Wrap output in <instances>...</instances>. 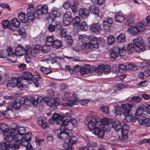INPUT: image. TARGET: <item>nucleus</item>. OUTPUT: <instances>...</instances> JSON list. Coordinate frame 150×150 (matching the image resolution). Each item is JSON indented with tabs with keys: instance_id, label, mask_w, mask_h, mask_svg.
<instances>
[{
	"instance_id": "nucleus-1",
	"label": "nucleus",
	"mask_w": 150,
	"mask_h": 150,
	"mask_svg": "<svg viewBox=\"0 0 150 150\" xmlns=\"http://www.w3.org/2000/svg\"><path fill=\"white\" fill-rule=\"evenodd\" d=\"M88 128L91 130H93L95 134L98 135L100 139L103 138V119L97 120L93 117L88 120Z\"/></svg>"
},
{
	"instance_id": "nucleus-2",
	"label": "nucleus",
	"mask_w": 150,
	"mask_h": 150,
	"mask_svg": "<svg viewBox=\"0 0 150 150\" xmlns=\"http://www.w3.org/2000/svg\"><path fill=\"white\" fill-rule=\"evenodd\" d=\"M135 106L134 103H127L122 104V108L123 110V114L125 116V119L127 122H130L131 120V117L130 115V113L132 109Z\"/></svg>"
},
{
	"instance_id": "nucleus-3",
	"label": "nucleus",
	"mask_w": 150,
	"mask_h": 150,
	"mask_svg": "<svg viewBox=\"0 0 150 150\" xmlns=\"http://www.w3.org/2000/svg\"><path fill=\"white\" fill-rule=\"evenodd\" d=\"M65 117L64 114L63 113L60 114L56 113H54L52 116V118L53 120L56 121V123L59 125L62 124L67 126L69 123V120L68 119H66L63 120Z\"/></svg>"
},
{
	"instance_id": "nucleus-4",
	"label": "nucleus",
	"mask_w": 150,
	"mask_h": 150,
	"mask_svg": "<svg viewBox=\"0 0 150 150\" xmlns=\"http://www.w3.org/2000/svg\"><path fill=\"white\" fill-rule=\"evenodd\" d=\"M133 45L135 47V50L138 52L143 51L145 50L144 46L143 45L142 38L139 37L133 40Z\"/></svg>"
},
{
	"instance_id": "nucleus-5",
	"label": "nucleus",
	"mask_w": 150,
	"mask_h": 150,
	"mask_svg": "<svg viewBox=\"0 0 150 150\" xmlns=\"http://www.w3.org/2000/svg\"><path fill=\"white\" fill-rule=\"evenodd\" d=\"M30 51V48L29 46L24 47L20 44H18L15 49L16 54L19 56H21L25 54H28Z\"/></svg>"
},
{
	"instance_id": "nucleus-6",
	"label": "nucleus",
	"mask_w": 150,
	"mask_h": 150,
	"mask_svg": "<svg viewBox=\"0 0 150 150\" xmlns=\"http://www.w3.org/2000/svg\"><path fill=\"white\" fill-rule=\"evenodd\" d=\"M29 102L28 98L22 97L20 99H17L12 104V106L15 110H18L20 109L21 105H28L27 102Z\"/></svg>"
},
{
	"instance_id": "nucleus-7",
	"label": "nucleus",
	"mask_w": 150,
	"mask_h": 150,
	"mask_svg": "<svg viewBox=\"0 0 150 150\" xmlns=\"http://www.w3.org/2000/svg\"><path fill=\"white\" fill-rule=\"evenodd\" d=\"M27 14L29 20L32 21L36 18L37 10L36 9L33 5L28 6V7L27 9Z\"/></svg>"
},
{
	"instance_id": "nucleus-8",
	"label": "nucleus",
	"mask_w": 150,
	"mask_h": 150,
	"mask_svg": "<svg viewBox=\"0 0 150 150\" xmlns=\"http://www.w3.org/2000/svg\"><path fill=\"white\" fill-rule=\"evenodd\" d=\"M45 103L47 106L55 108L56 107L59 105V103L57 101V98H52L50 97H47L44 100Z\"/></svg>"
},
{
	"instance_id": "nucleus-9",
	"label": "nucleus",
	"mask_w": 150,
	"mask_h": 150,
	"mask_svg": "<svg viewBox=\"0 0 150 150\" xmlns=\"http://www.w3.org/2000/svg\"><path fill=\"white\" fill-rule=\"evenodd\" d=\"M6 53L8 60L13 63L15 62L17 60V56L15 52H12V48L9 47L6 49Z\"/></svg>"
},
{
	"instance_id": "nucleus-10",
	"label": "nucleus",
	"mask_w": 150,
	"mask_h": 150,
	"mask_svg": "<svg viewBox=\"0 0 150 150\" xmlns=\"http://www.w3.org/2000/svg\"><path fill=\"white\" fill-rule=\"evenodd\" d=\"M37 13L36 18H40V16L42 15L45 14L48 12V8L46 5H40L37 7Z\"/></svg>"
},
{
	"instance_id": "nucleus-11",
	"label": "nucleus",
	"mask_w": 150,
	"mask_h": 150,
	"mask_svg": "<svg viewBox=\"0 0 150 150\" xmlns=\"http://www.w3.org/2000/svg\"><path fill=\"white\" fill-rule=\"evenodd\" d=\"M78 14L82 19H87L90 15L89 9L86 8H80L78 11Z\"/></svg>"
},
{
	"instance_id": "nucleus-12",
	"label": "nucleus",
	"mask_w": 150,
	"mask_h": 150,
	"mask_svg": "<svg viewBox=\"0 0 150 150\" xmlns=\"http://www.w3.org/2000/svg\"><path fill=\"white\" fill-rule=\"evenodd\" d=\"M101 28V25L99 23H94L90 26L91 31L97 34H99L100 31L102 30Z\"/></svg>"
},
{
	"instance_id": "nucleus-13",
	"label": "nucleus",
	"mask_w": 150,
	"mask_h": 150,
	"mask_svg": "<svg viewBox=\"0 0 150 150\" xmlns=\"http://www.w3.org/2000/svg\"><path fill=\"white\" fill-rule=\"evenodd\" d=\"M139 120H138L140 124L144 127H149L150 125V119L146 118L145 117H138Z\"/></svg>"
},
{
	"instance_id": "nucleus-14",
	"label": "nucleus",
	"mask_w": 150,
	"mask_h": 150,
	"mask_svg": "<svg viewBox=\"0 0 150 150\" xmlns=\"http://www.w3.org/2000/svg\"><path fill=\"white\" fill-rule=\"evenodd\" d=\"M14 132H11V129L10 130V132H8L4 134V139L7 142H10L14 139Z\"/></svg>"
},
{
	"instance_id": "nucleus-15",
	"label": "nucleus",
	"mask_w": 150,
	"mask_h": 150,
	"mask_svg": "<svg viewBox=\"0 0 150 150\" xmlns=\"http://www.w3.org/2000/svg\"><path fill=\"white\" fill-rule=\"evenodd\" d=\"M43 99V97L42 96H39L37 98V100L34 97H30L29 102L32 103L34 107H37L38 104L41 103Z\"/></svg>"
},
{
	"instance_id": "nucleus-16",
	"label": "nucleus",
	"mask_w": 150,
	"mask_h": 150,
	"mask_svg": "<svg viewBox=\"0 0 150 150\" xmlns=\"http://www.w3.org/2000/svg\"><path fill=\"white\" fill-rule=\"evenodd\" d=\"M146 106L144 105L140 106L136 111L135 117L136 118L137 120H139V119L138 118L139 117H144V114H143L144 110L145 109Z\"/></svg>"
},
{
	"instance_id": "nucleus-17",
	"label": "nucleus",
	"mask_w": 150,
	"mask_h": 150,
	"mask_svg": "<svg viewBox=\"0 0 150 150\" xmlns=\"http://www.w3.org/2000/svg\"><path fill=\"white\" fill-rule=\"evenodd\" d=\"M113 20L112 18L108 17L104 20V29L107 30L109 29L112 23Z\"/></svg>"
},
{
	"instance_id": "nucleus-18",
	"label": "nucleus",
	"mask_w": 150,
	"mask_h": 150,
	"mask_svg": "<svg viewBox=\"0 0 150 150\" xmlns=\"http://www.w3.org/2000/svg\"><path fill=\"white\" fill-rule=\"evenodd\" d=\"M125 17L122 12H117L115 16V21L118 22L122 23L125 19Z\"/></svg>"
},
{
	"instance_id": "nucleus-19",
	"label": "nucleus",
	"mask_w": 150,
	"mask_h": 150,
	"mask_svg": "<svg viewBox=\"0 0 150 150\" xmlns=\"http://www.w3.org/2000/svg\"><path fill=\"white\" fill-rule=\"evenodd\" d=\"M89 11L95 14V17L98 16L99 10L98 7L95 4L91 5L89 8Z\"/></svg>"
},
{
	"instance_id": "nucleus-20",
	"label": "nucleus",
	"mask_w": 150,
	"mask_h": 150,
	"mask_svg": "<svg viewBox=\"0 0 150 150\" xmlns=\"http://www.w3.org/2000/svg\"><path fill=\"white\" fill-rule=\"evenodd\" d=\"M73 24L74 28L78 29L80 26L81 23L80 18L79 16H75L73 18Z\"/></svg>"
},
{
	"instance_id": "nucleus-21",
	"label": "nucleus",
	"mask_w": 150,
	"mask_h": 150,
	"mask_svg": "<svg viewBox=\"0 0 150 150\" xmlns=\"http://www.w3.org/2000/svg\"><path fill=\"white\" fill-rule=\"evenodd\" d=\"M97 38L96 37H91L88 44L93 49L97 48L98 46L97 41Z\"/></svg>"
},
{
	"instance_id": "nucleus-22",
	"label": "nucleus",
	"mask_w": 150,
	"mask_h": 150,
	"mask_svg": "<svg viewBox=\"0 0 150 150\" xmlns=\"http://www.w3.org/2000/svg\"><path fill=\"white\" fill-rule=\"evenodd\" d=\"M72 98H74V100H69L67 103L64 104L63 106H67L71 107L74 105H76L77 103V101L78 100V98L76 96L74 97V96H72Z\"/></svg>"
},
{
	"instance_id": "nucleus-23",
	"label": "nucleus",
	"mask_w": 150,
	"mask_h": 150,
	"mask_svg": "<svg viewBox=\"0 0 150 150\" xmlns=\"http://www.w3.org/2000/svg\"><path fill=\"white\" fill-rule=\"evenodd\" d=\"M55 38L54 35L48 36L45 39L46 45H47L52 46Z\"/></svg>"
},
{
	"instance_id": "nucleus-24",
	"label": "nucleus",
	"mask_w": 150,
	"mask_h": 150,
	"mask_svg": "<svg viewBox=\"0 0 150 150\" xmlns=\"http://www.w3.org/2000/svg\"><path fill=\"white\" fill-rule=\"evenodd\" d=\"M18 18L22 22L25 23H27L29 20L27 14L23 12L18 14Z\"/></svg>"
},
{
	"instance_id": "nucleus-25",
	"label": "nucleus",
	"mask_w": 150,
	"mask_h": 150,
	"mask_svg": "<svg viewBox=\"0 0 150 150\" xmlns=\"http://www.w3.org/2000/svg\"><path fill=\"white\" fill-rule=\"evenodd\" d=\"M69 133L68 132H60L58 134L57 137L63 140H65L69 137Z\"/></svg>"
},
{
	"instance_id": "nucleus-26",
	"label": "nucleus",
	"mask_w": 150,
	"mask_h": 150,
	"mask_svg": "<svg viewBox=\"0 0 150 150\" xmlns=\"http://www.w3.org/2000/svg\"><path fill=\"white\" fill-rule=\"evenodd\" d=\"M112 128L116 132H119L121 128V122L120 121H115L112 125Z\"/></svg>"
},
{
	"instance_id": "nucleus-27",
	"label": "nucleus",
	"mask_w": 150,
	"mask_h": 150,
	"mask_svg": "<svg viewBox=\"0 0 150 150\" xmlns=\"http://www.w3.org/2000/svg\"><path fill=\"white\" fill-rule=\"evenodd\" d=\"M50 16L53 18H57L61 16V13L58 9L52 8L50 13H49Z\"/></svg>"
},
{
	"instance_id": "nucleus-28",
	"label": "nucleus",
	"mask_w": 150,
	"mask_h": 150,
	"mask_svg": "<svg viewBox=\"0 0 150 150\" xmlns=\"http://www.w3.org/2000/svg\"><path fill=\"white\" fill-rule=\"evenodd\" d=\"M115 47L119 57L123 56L125 55L126 52V48L125 47H120L118 46Z\"/></svg>"
},
{
	"instance_id": "nucleus-29",
	"label": "nucleus",
	"mask_w": 150,
	"mask_h": 150,
	"mask_svg": "<svg viewBox=\"0 0 150 150\" xmlns=\"http://www.w3.org/2000/svg\"><path fill=\"white\" fill-rule=\"evenodd\" d=\"M69 141L67 143H65L64 144V146L66 145H69L71 146L74 144H75L77 140V138L75 136L72 135H69Z\"/></svg>"
},
{
	"instance_id": "nucleus-30",
	"label": "nucleus",
	"mask_w": 150,
	"mask_h": 150,
	"mask_svg": "<svg viewBox=\"0 0 150 150\" xmlns=\"http://www.w3.org/2000/svg\"><path fill=\"white\" fill-rule=\"evenodd\" d=\"M147 22L145 21L144 23H139L136 25V27L139 32L143 31L146 28V26H148Z\"/></svg>"
},
{
	"instance_id": "nucleus-31",
	"label": "nucleus",
	"mask_w": 150,
	"mask_h": 150,
	"mask_svg": "<svg viewBox=\"0 0 150 150\" xmlns=\"http://www.w3.org/2000/svg\"><path fill=\"white\" fill-rule=\"evenodd\" d=\"M41 48V46L39 45H35L34 47L32 50L30 51L29 52L33 56H35V54L37 53L39 50Z\"/></svg>"
},
{
	"instance_id": "nucleus-32",
	"label": "nucleus",
	"mask_w": 150,
	"mask_h": 150,
	"mask_svg": "<svg viewBox=\"0 0 150 150\" xmlns=\"http://www.w3.org/2000/svg\"><path fill=\"white\" fill-rule=\"evenodd\" d=\"M25 128L22 127H18L14 129H11V132H17L18 134H20L23 135L25 132Z\"/></svg>"
},
{
	"instance_id": "nucleus-33",
	"label": "nucleus",
	"mask_w": 150,
	"mask_h": 150,
	"mask_svg": "<svg viewBox=\"0 0 150 150\" xmlns=\"http://www.w3.org/2000/svg\"><path fill=\"white\" fill-rule=\"evenodd\" d=\"M115 68L117 69L115 71L116 72H120L122 73L127 70V66L122 64H120L118 66H115Z\"/></svg>"
},
{
	"instance_id": "nucleus-34",
	"label": "nucleus",
	"mask_w": 150,
	"mask_h": 150,
	"mask_svg": "<svg viewBox=\"0 0 150 150\" xmlns=\"http://www.w3.org/2000/svg\"><path fill=\"white\" fill-rule=\"evenodd\" d=\"M127 31L128 32H129L131 34L137 35L139 32L137 27L133 26H130L128 29Z\"/></svg>"
},
{
	"instance_id": "nucleus-35",
	"label": "nucleus",
	"mask_w": 150,
	"mask_h": 150,
	"mask_svg": "<svg viewBox=\"0 0 150 150\" xmlns=\"http://www.w3.org/2000/svg\"><path fill=\"white\" fill-rule=\"evenodd\" d=\"M82 51L84 53H87L88 52L91 50H93L90 45H89L88 43L85 44H83L82 46Z\"/></svg>"
},
{
	"instance_id": "nucleus-36",
	"label": "nucleus",
	"mask_w": 150,
	"mask_h": 150,
	"mask_svg": "<svg viewBox=\"0 0 150 150\" xmlns=\"http://www.w3.org/2000/svg\"><path fill=\"white\" fill-rule=\"evenodd\" d=\"M13 134L14 139L16 141L23 142V135L18 134L17 132H14Z\"/></svg>"
},
{
	"instance_id": "nucleus-37",
	"label": "nucleus",
	"mask_w": 150,
	"mask_h": 150,
	"mask_svg": "<svg viewBox=\"0 0 150 150\" xmlns=\"http://www.w3.org/2000/svg\"><path fill=\"white\" fill-rule=\"evenodd\" d=\"M91 70V68L89 65H84L81 71V74H84L88 73V72L90 73V70Z\"/></svg>"
},
{
	"instance_id": "nucleus-38",
	"label": "nucleus",
	"mask_w": 150,
	"mask_h": 150,
	"mask_svg": "<svg viewBox=\"0 0 150 150\" xmlns=\"http://www.w3.org/2000/svg\"><path fill=\"white\" fill-rule=\"evenodd\" d=\"M0 130L3 133L8 132L9 129L8 126L5 123H3L0 124Z\"/></svg>"
},
{
	"instance_id": "nucleus-39",
	"label": "nucleus",
	"mask_w": 150,
	"mask_h": 150,
	"mask_svg": "<svg viewBox=\"0 0 150 150\" xmlns=\"http://www.w3.org/2000/svg\"><path fill=\"white\" fill-rule=\"evenodd\" d=\"M111 57L113 59H115L117 57H119L116 50V47L112 49L110 52Z\"/></svg>"
},
{
	"instance_id": "nucleus-40",
	"label": "nucleus",
	"mask_w": 150,
	"mask_h": 150,
	"mask_svg": "<svg viewBox=\"0 0 150 150\" xmlns=\"http://www.w3.org/2000/svg\"><path fill=\"white\" fill-rule=\"evenodd\" d=\"M53 43V45L52 46L57 49L61 47L63 44V42L62 41L58 40L56 38H55Z\"/></svg>"
},
{
	"instance_id": "nucleus-41",
	"label": "nucleus",
	"mask_w": 150,
	"mask_h": 150,
	"mask_svg": "<svg viewBox=\"0 0 150 150\" xmlns=\"http://www.w3.org/2000/svg\"><path fill=\"white\" fill-rule=\"evenodd\" d=\"M93 71H96L97 73L98 76H100L103 74V65H99L97 69L96 67H93Z\"/></svg>"
},
{
	"instance_id": "nucleus-42",
	"label": "nucleus",
	"mask_w": 150,
	"mask_h": 150,
	"mask_svg": "<svg viewBox=\"0 0 150 150\" xmlns=\"http://www.w3.org/2000/svg\"><path fill=\"white\" fill-rule=\"evenodd\" d=\"M33 74L29 72L24 73L23 74L22 77L23 79L27 80H30L32 79Z\"/></svg>"
},
{
	"instance_id": "nucleus-43",
	"label": "nucleus",
	"mask_w": 150,
	"mask_h": 150,
	"mask_svg": "<svg viewBox=\"0 0 150 150\" xmlns=\"http://www.w3.org/2000/svg\"><path fill=\"white\" fill-rule=\"evenodd\" d=\"M32 134L30 132L26 133L24 135H23V142L25 141L29 142L30 141L32 137Z\"/></svg>"
},
{
	"instance_id": "nucleus-44",
	"label": "nucleus",
	"mask_w": 150,
	"mask_h": 150,
	"mask_svg": "<svg viewBox=\"0 0 150 150\" xmlns=\"http://www.w3.org/2000/svg\"><path fill=\"white\" fill-rule=\"evenodd\" d=\"M117 42L119 43L124 42L126 40V38L125 35L123 33H121L117 37Z\"/></svg>"
},
{
	"instance_id": "nucleus-45",
	"label": "nucleus",
	"mask_w": 150,
	"mask_h": 150,
	"mask_svg": "<svg viewBox=\"0 0 150 150\" xmlns=\"http://www.w3.org/2000/svg\"><path fill=\"white\" fill-rule=\"evenodd\" d=\"M10 146L9 144L5 142L0 143V149L1 150H6L9 149Z\"/></svg>"
},
{
	"instance_id": "nucleus-46",
	"label": "nucleus",
	"mask_w": 150,
	"mask_h": 150,
	"mask_svg": "<svg viewBox=\"0 0 150 150\" xmlns=\"http://www.w3.org/2000/svg\"><path fill=\"white\" fill-rule=\"evenodd\" d=\"M11 24L13 27L17 28L20 25V22L17 18H14L11 20Z\"/></svg>"
},
{
	"instance_id": "nucleus-47",
	"label": "nucleus",
	"mask_w": 150,
	"mask_h": 150,
	"mask_svg": "<svg viewBox=\"0 0 150 150\" xmlns=\"http://www.w3.org/2000/svg\"><path fill=\"white\" fill-rule=\"evenodd\" d=\"M115 39L114 36L112 35H110L107 39V43L108 45H111L113 44L115 41Z\"/></svg>"
},
{
	"instance_id": "nucleus-48",
	"label": "nucleus",
	"mask_w": 150,
	"mask_h": 150,
	"mask_svg": "<svg viewBox=\"0 0 150 150\" xmlns=\"http://www.w3.org/2000/svg\"><path fill=\"white\" fill-rule=\"evenodd\" d=\"M65 38L67 45L68 46L72 45L73 42L72 37L71 35H67Z\"/></svg>"
},
{
	"instance_id": "nucleus-49",
	"label": "nucleus",
	"mask_w": 150,
	"mask_h": 150,
	"mask_svg": "<svg viewBox=\"0 0 150 150\" xmlns=\"http://www.w3.org/2000/svg\"><path fill=\"white\" fill-rule=\"evenodd\" d=\"M40 70L45 74H48L52 72V70L43 67H41Z\"/></svg>"
},
{
	"instance_id": "nucleus-50",
	"label": "nucleus",
	"mask_w": 150,
	"mask_h": 150,
	"mask_svg": "<svg viewBox=\"0 0 150 150\" xmlns=\"http://www.w3.org/2000/svg\"><path fill=\"white\" fill-rule=\"evenodd\" d=\"M88 26L85 22L83 21L80 24V29L83 31H86L87 30L88 28Z\"/></svg>"
},
{
	"instance_id": "nucleus-51",
	"label": "nucleus",
	"mask_w": 150,
	"mask_h": 150,
	"mask_svg": "<svg viewBox=\"0 0 150 150\" xmlns=\"http://www.w3.org/2000/svg\"><path fill=\"white\" fill-rule=\"evenodd\" d=\"M111 69V67L110 65L106 64L104 65V73L105 74H109Z\"/></svg>"
},
{
	"instance_id": "nucleus-52",
	"label": "nucleus",
	"mask_w": 150,
	"mask_h": 150,
	"mask_svg": "<svg viewBox=\"0 0 150 150\" xmlns=\"http://www.w3.org/2000/svg\"><path fill=\"white\" fill-rule=\"evenodd\" d=\"M18 79V77H13L11 80H8V83H10L12 86H13V87L16 86V83L17 82V80Z\"/></svg>"
},
{
	"instance_id": "nucleus-53",
	"label": "nucleus",
	"mask_w": 150,
	"mask_h": 150,
	"mask_svg": "<svg viewBox=\"0 0 150 150\" xmlns=\"http://www.w3.org/2000/svg\"><path fill=\"white\" fill-rule=\"evenodd\" d=\"M135 50V47L133 44H129L127 47V52L128 53L132 52Z\"/></svg>"
},
{
	"instance_id": "nucleus-54",
	"label": "nucleus",
	"mask_w": 150,
	"mask_h": 150,
	"mask_svg": "<svg viewBox=\"0 0 150 150\" xmlns=\"http://www.w3.org/2000/svg\"><path fill=\"white\" fill-rule=\"evenodd\" d=\"M50 46L45 45H43L42 47H41V51L43 53H46L48 52L50 50Z\"/></svg>"
},
{
	"instance_id": "nucleus-55",
	"label": "nucleus",
	"mask_w": 150,
	"mask_h": 150,
	"mask_svg": "<svg viewBox=\"0 0 150 150\" xmlns=\"http://www.w3.org/2000/svg\"><path fill=\"white\" fill-rule=\"evenodd\" d=\"M113 122V120L112 119L104 117V125H109L111 124Z\"/></svg>"
},
{
	"instance_id": "nucleus-56",
	"label": "nucleus",
	"mask_w": 150,
	"mask_h": 150,
	"mask_svg": "<svg viewBox=\"0 0 150 150\" xmlns=\"http://www.w3.org/2000/svg\"><path fill=\"white\" fill-rule=\"evenodd\" d=\"M73 21V19L70 18H63V22L64 25L67 26L70 25Z\"/></svg>"
},
{
	"instance_id": "nucleus-57",
	"label": "nucleus",
	"mask_w": 150,
	"mask_h": 150,
	"mask_svg": "<svg viewBox=\"0 0 150 150\" xmlns=\"http://www.w3.org/2000/svg\"><path fill=\"white\" fill-rule=\"evenodd\" d=\"M134 16L133 14H131L129 15L127 18V21L129 24L131 23L134 20Z\"/></svg>"
},
{
	"instance_id": "nucleus-58",
	"label": "nucleus",
	"mask_w": 150,
	"mask_h": 150,
	"mask_svg": "<svg viewBox=\"0 0 150 150\" xmlns=\"http://www.w3.org/2000/svg\"><path fill=\"white\" fill-rule=\"evenodd\" d=\"M127 70H135L137 68L134 64L132 63L127 64Z\"/></svg>"
},
{
	"instance_id": "nucleus-59",
	"label": "nucleus",
	"mask_w": 150,
	"mask_h": 150,
	"mask_svg": "<svg viewBox=\"0 0 150 150\" xmlns=\"http://www.w3.org/2000/svg\"><path fill=\"white\" fill-rule=\"evenodd\" d=\"M54 55L53 54H51L50 55V57H52V58H53V59H52V62L53 63H54L55 62H57L58 61V59H63V58L62 57H57L56 56L54 55V56H53V55Z\"/></svg>"
},
{
	"instance_id": "nucleus-60",
	"label": "nucleus",
	"mask_w": 150,
	"mask_h": 150,
	"mask_svg": "<svg viewBox=\"0 0 150 150\" xmlns=\"http://www.w3.org/2000/svg\"><path fill=\"white\" fill-rule=\"evenodd\" d=\"M9 22L8 20H4L2 22V26L4 29L8 28L9 26Z\"/></svg>"
},
{
	"instance_id": "nucleus-61",
	"label": "nucleus",
	"mask_w": 150,
	"mask_h": 150,
	"mask_svg": "<svg viewBox=\"0 0 150 150\" xmlns=\"http://www.w3.org/2000/svg\"><path fill=\"white\" fill-rule=\"evenodd\" d=\"M82 68L81 66L78 65L75 66L73 68L72 70L75 72H80L81 73V71Z\"/></svg>"
},
{
	"instance_id": "nucleus-62",
	"label": "nucleus",
	"mask_w": 150,
	"mask_h": 150,
	"mask_svg": "<svg viewBox=\"0 0 150 150\" xmlns=\"http://www.w3.org/2000/svg\"><path fill=\"white\" fill-rule=\"evenodd\" d=\"M63 18L73 19L71 12L69 11L67 12L66 13L64 14Z\"/></svg>"
},
{
	"instance_id": "nucleus-63",
	"label": "nucleus",
	"mask_w": 150,
	"mask_h": 150,
	"mask_svg": "<svg viewBox=\"0 0 150 150\" xmlns=\"http://www.w3.org/2000/svg\"><path fill=\"white\" fill-rule=\"evenodd\" d=\"M128 138L127 136H125L122 135L121 136H120L118 138V141L119 142H123L125 140V139H127Z\"/></svg>"
},
{
	"instance_id": "nucleus-64",
	"label": "nucleus",
	"mask_w": 150,
	"mask_h": 150,
	"mask_svg": "<svg viewBox=\"0 0 150 150\" xmlns=\"http://www.w3.org/2000/svg\"><path fill=\"white\" fill-rule=\"evenodd\" d=\"M60 30H61V35L62 37L65 38L67 35V30L66 29L62 28Z\"/></svg>"
}]
</instances>
